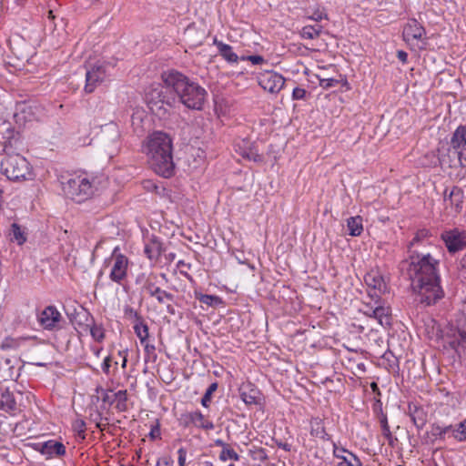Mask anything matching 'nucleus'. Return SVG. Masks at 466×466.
Instances as JSON below:
<instances>
[{
  "instance_id": "56",
  "label": "nucleus",
  "mask_w": 466,
  "mask_h": 466,
  "mask_svg": "<svg viewBox=\"0 0 466 466\" xmlns=\"http://www.w3.org/2000/svg\"><path fill=\"white\" fill-rule=\"evenodd\" d=\"M241 59L250 61L253 65H261L265 62L264 57L259 55L242 56Z\"/></svg>"
},
{
  "instance_id": "61",
  "label": "nucleus",
  "mask_w": 466,
  "mask_h": 466,
  "mask_svg": "<svg viewBox=\"0 0 466 466\" xmlns=\"http://www.w3.org/2000/svg\"><path fill=\"white\" fill-rule=\"evenodd\" d=\"M156 466H173L171 458H160L157 460Z\"/></svg>"
},
{
  "instance_id": "21",
  "label": "nucleus",
  "mask_w": 466,
  "mask_h": 466,
  "mask_svg": "<svg viewBox=\"0 0 466 466\" xmlns=\"http://www.w3.org/2000/svg\"><path fill=\"white\" fill-rule=\"evenodd\" d=\"M365 314L372 319L378 320L379 324L383 327H387L390 325V309L389 307H384L381 305H378L374 309L370 308L369 310L365 311Z\"/></svg>"
},
{
  "instance_id": "32",
  "label": "nucleus",
  "mask_w": 466,
  "mask_h": 466,
  "mask_svg": "<svg viewBox=\"0 0 466 466\" xmlns=\"http://www.w3.org/2000/svg\"><path fill=\"white\" fill-rule=\"evenodd\" d=\"M144 252L149 259H157L163 252L162 243L157 238H153L146 244Z\"/></svg>"
},
{
  "instance_id": "4",
  "label": "nucleus",
  "mask_w": 466,
  "mask_h": 466,
  "mask_svg": "<svg viewBox=\"0 0 466 466\" xmlns=\"http://www.w3.org/2000/svg\"><path fill=\"white\" fill-rule=\"evenodd\" d=\"M165 88L167 89L166 86L157 84L150 86L146 92V101L150 110L160 116L166 115L176 102L175 96Z\"/></svg>"
},
{
  "instance_id": "33",
  "label": "nucleus",
  "mask_w": 466,
  "mask_h": 466,
  "mask_svg": "<svg viewBox=\"0 0 466 466\" xmlns=\"http://www.w3.org/2000/svg\"><path fill=\"white\" fill-rule=\"evenodd\" d=\"M16 122H27L31 121L34 117V113L31 106L26 103H20L16 106V111L14 115Z\"/></svg>"
},
{
  "instance_id": "15",
  "label": "nucleus",
  "mask_w": 466,
  "mask_h": 466,
  "mask_svg": "<svg viewBox=\"0 0 466 466\" xmlns=\"http://www.w3.org/2000/svg\"><path fill=\"white\" fill-rule=\"evenodd\" d=\"M239 396L248 406L261 405L263 401L261 391L251 382L243 383L240 386Z\"/></svg>"
},
{
  "instance_id": "10",
  "label": "nucleus",
  "mask_w": 466,
  "mask_h": 466,
  "mask_svg": "<svg viewBox=\"0 0 466 466\" xmlns=\"http://www.w3.org/2000/svg\"><path fill=\"white\" fill-rule=\"evenodd\" d=\"M118 250V248H115L113 250L114 264L109 278L113 282L121 284L127 276L128 259L125 255L117 253Z\"/></svg>"
},
{
  "instance_id": "60",
  "label": "nucleus",
  "mask_w": 466,
  "mask_h": 466,
  "mask_svg": "<svg viewBox=\"0 0 466 466\" xmlns=\"http://www.w3.org/2000/svg\"><path fill=\"white\" fill-rule=\"evenodd\" d=\"M111 367V358L110 356H107L105 358L103 363H102V370L106 374H109V370Z\"/></svg>"
},
{
  "instance_id": "59",
  "label": "nucleus",
  "mask_w": 466,
  "mask_h": 466,
  "mask_svg": "<svg viewBox=\"0 0 466 466\" xmlns=\"http://www.w3.org/2000/svg\"><path fill=\"white\" fill-rule=\"evenodd\" d=\"M149 437L152 440H155V439L160 437V429H159L158 424L151 427V430H150V432H149Z\"/></svg>"
},
{
  "instance_id": "23",
  "label": "nucleus",
  "mask_w": 466,
  "mask_h": 466,
  "mask_svg": "<svg viewBox=\"0 0 466 466\" xmlns=\"http://www.w3.org/2000/svg\"><path fill=\"white\" fill-rule=\"evenodd\" d=\"M451 147L466 154V126L461 125L453 132L451 138Z\"/></svg>"
},
{
  "instance_id": "11",
  "label": "nucleus",
  "mask_w": 466,
  "mask_h": 466,
  "mask_svg": "<svg viewBox=\"0 0 466 466\" xmlns=\"http://www.w3.org/2000/svg\"><path fill=\"white\" fill-rule=\"evenodd\" d=\"M439 162L441 168H464L466 169V154L457 151L451 147L444 153H440Z\"/></svg>"
},
{
  "instance_id": "53",
  "label": "nucleus",
  "mask_w": 466,
  "mask_h": 466,
  "mask_svg": "<svg viewBox=\"0 0 466 466\" xmlns=\"http://www.w3.org/2000/svg\"><path fill=\"white\" fill-rule=\"evenodd\" d=\"M339 81L335 78H319V86L323 89H329L339 85Z\"/></svg>"
},
{
  "instance_id": "26",
  "label": "nucleus",
  "mask_w": 466,
  "mask_h": 466,
  "mask_svg": "<svg viewBox=\"0 0 466 466\" xmlns=\"http://www.w3.org/2000/svg\"><path fill=\"white\" fill-rule=\"evenodd\" d=\"M27 229L17 223H12L9 228L10 240L21 246L27 240Z\"/></svg>"
},
{
  "instance_id": "58",
  "label": "nucleus",
  "mask_w": 466,
  "mask_h": 466,
  "mask_svg": "<svg viewBox=\"0 0 466 466\" xmlns=\"http://www.w3.org/2000/svg\"><path fill=\"white\" fill-rule=\"evenodd\" d=\"M311 20H314L316 22L321 21L323 18H327V15L323 12L317 10L313 13L311 16L309 17Z\"/></svg>"
},
{
  "instance_id": "41",
  "label": "nucleus",
  "mask_w": 466,
  "mask_h": 466,
  "mask_svg": "<svg viewBox=\"0 0 466 466\" xmlns=\"http://www.w3.org/2000/svg\"><path fill=\"white\" fill-rule=\"evenodd\" d=\"M86 328H89L92 338L98 342H101L105 338L104 329L101 325H96L95 320L93 323H86Z\"/></svg>"
},
{
  "instance_id": "3",
  "label": "nucleus",
  "mask_w": 466,
  "mask_h": 466,
  "mask_svg": "<svg viewBox=\"0 0 466 466\" xmlns=\"http://www.w3.org/2000/svg\"><path fill=\"white\" fill-rule=\"evenodd\" d=\"M161 77L166 87L171 88L186 107L202 110L208 95L205 88L176 70L164 72Z\"/></svg>"
},
{
  "instance_id": "37",
  "label": "nucleus",
  "mask_w": 466,
  "mask_h": 466,
  "mask_svg": "<svg viewBox=\"0 0 466 466\" xmlns=\"http://www.w3.org/2000/svg\"><path fill=\"white\" fill-rule=\"evenodd\" d=\"M114 400L116 402V409L119 412H125L128 410V404H127V390H120L117 392L114 393Z\"/></svg>"
},
{
  "instance_id": "14",
  "label": "nucleus",
  "mask_w": 466,
  "mask_h": 466,
  "mask_svg": "<svg viewBox=\"0 0 466 466\" xmlns=\"http://www.w3.org/2000/svg\"><path fill=\"white\" fill-rule=\"evenodd\" d=\"M452 424L433 422L431 424V431L427 432V443L434 444L435 441L445 442L447 439L452 438Z\"/></svg>"
},
{
  "instance_id": "54",
  "label": "nucleus",
  "mask_w": 466,
  "mask_h": 466,
  "mask_svg": "<svg viewBox=\"0 0 466 466\" xmlns=\"http://www.w3.org/2000/svg\"><path fill=\"white\" fill-rule=\"evenodd\" d=\"M383 358L388 360L389 369L392 370L399 369V361L391 352H385Z\"/></svg>"
},
{
  "instance_id": "47",
  "label": "nucleus",
  "mask_w": 466,
  "mask_h": 466,
  "mask_svg": "<svg viewBox=\"0 0 466 466\" xmlns=\"http://www.w3.org/2000/svg\"><path fill=\"white\" fill-rule=\"evenodd\" d=\"M143 345L145 350V362H155L157 359L155 346L147 343V341Z\"/></svg>"
},
{
  "instance_id": "31",
  "label": "nucleus",
  "mask_w": 466,
  "mask_h": 466,
  "mask_svg": "<svg viewBox=\"0 0 466 466\" xmlns=\"http://www.w3.org/2000/svg\"><path fill=\"white\" fill-rule=\"evenodd\" d=\"M69 319L71 322H75L78 325H82L84 322L86 323H93L94 318L92 315L83 307H80V310L76 311V309H74V312H66Z\"/></svg>"
},
{
  "instance_id": "38",
  "label": "nucleus",
  "mask_w": 466,
  "mask_h": 466,
  "mask_svg": "<svg viewBox=\"0 0 466 466\" xmlns=\"http://www.w3.org/2000/svg\"><path fill=\"white\" fill-rule=\"evenodd\" d=\"M133 329H134L136 335L140 339L141 344H144L149 337L147 324L145 322L144 319L137 320V321H135Z\"/></svg>"
},
{
  "instance_id": "25",
  "label": "nucleus",
  "mask_w": 466,
  "mask_h": 466,
  "mask_svg": "<svg viewBox=\"0 0 466 466\" xmlns=\"http://www.w3.org/2000/svg\"><path fill=\"white\" fill-rule=\"evenodd\" d=\"M213 44L217 46L218 54L228 63H237L239 59L238 56L233 51L231 46L214 38Z\"/></svg>"
},
{
  "instance_id": "35",
  "label": "nucleus",
  "mask_w": 466,
  "mask_h": 466,
  "mask_svg": "<svg viewBox=\"0 0 466 466\" xmlns=\"http://www.w3.org/2000/svg\"><path fill=\"white\" fill-rule=\"evenodd\" d=\"M347 228L350 236H360L363 231L362 218L360 216L349 218L347 219Z\"/></svg>"
},
{
  "instance_id": "1",
  "label": "nucleus",
  "mask_w": 466,
  "mask_h": 466,
  "mask_svg": "<svg viewBox=\"0 0 466 466\" xmlns=\"http://www.w3.org/2000/svg\"><path fill=\"white\" fill-rule=\"evenodd\" d=\"M402 264L408 265L409 279L419 303L432 306L444 297L439 272L440 260L429 250H411Z\"/></svg>"
},
{
  "instance_id": "30",
  "label": "nucleus",
  "mask_w": 466,
  "mask_h": 466,
  "mask_svg": "<svg viewBox=\"0 0 466 466\" xmlns=\"http://www.w3.org/2000/svg\"><path fill=\"white\" fill-rule=\"evenodd\" d=\"M310 435L324 441L330 440V436L326 432L324 422L320 418L310 420Z\"/></svg>"
},
{
  "instance_id": "48",
  "label": "nucleus",
  "mask_w": 466,
  "mask_h": 466,
  "mask_svg": "<svg viewBox=\"0 0 466 466\" xmlns=\"http://www.w3.org/2000/svg\"><path fill=\"white\" fill-rule=\"evenodd\" d=\"M73 430L81 440L86 439V422L83 420H76L73 423Z\"/></svg>"
},
{
  "instance_id": "34",
  "label": "nucleus",
  "mask_w": 466,
  "mask_h": 466,
  "mask_svg": "<svg viewBox=\"0 0 466 466\" xmlns=\"http://www.w3.org/2000/svg\"><path fill=\"white\" fill-rule=\"evenodd\" d=\"M463 199V190L461 187L454 186L450 192V205L454 207L457 213H460L462 209Z\"/></svg>"
},
{
  "instance_id": "27",
  "label": "nucleus",
  "mask_w": 466,
  "mask_h": 466,
  "mask_svg": "<svg viewBox=\"0 0 466 466\" xmlns=\"http://www.w3.org/2000/svg\"><path fill=\"white\" fill-rule=\"evenodd\" d=\"M0 410L5 412H14L17 410V404L13 392L8 389L2 391L0 396Z\"/></svg>"
},
{
  "instance_id": "29",
  "label": "nucleus",
  "mask_w": 466,
  "mask_h": 466,
  "mask_svg": "<svg viewBox=\"0 0 466 466\" xmlns=\"http://www.w3.org/2000/svg\"><path fill=\"white\" fill-rule=\"evenodd\" d=\"M102 136L106 142L117 146L120 139L119 127L114 123L107 124L102 129Z\"/></svg>"
},
{
  "instance_id": "9",
  "label": "nucleus",
  "mask_w": 466,
  "mask_h": 466,
  "mask_svg": "<svg viewBox=\"0 0 466 466\" xmlns=\"http://www.w3.org/2000/svg\"><path fill=\"white\" fill-rule=\"evenodd\" d=\"M106 77V71L104 65L99 63L90 65L86 70L85 92L87 94L93 93L96 86L100 85Z\"/></svg>"
},
{
  "instance_id": "51",
  "label": "nucleus",
  "mask_w": 466,
  "mask_h": 466,
  "mask_svg": "<svg viewBox=\"0 0 466 466\" xmlns=\"http://www.w3.org/2000/svg\"><path fill=\"white\" fill-rule=\"evenodd\" d=\"M157 299L159 304H164L166 301H173L175 296L166 290L161 289V294H156L152 296Z\"/></svg>"
},
{
  "instance_id": "28",
  "label": "nucleus",
  "mask_w": 466,
  "mask_h": 466,
  "mask_svg": "<svg viewBox=\"0 0 466 466\" xmlns=\"http://www.w3.org/2000/svg\"><path fill=\"white\" fill-rule=\"evenodd\" d=\"M144 279L145 281L142 286V290L146 291L150 297L156 294H161V289L157 286L155 282L156 276L150 275L147 278H145V274H141L137 278L136 283H140Z\"/></svg>"
},
{
  "instance_id": "18",
  "label": "nucleus",
  "mask_w": 466,
  "mask_h": 466,
  "mask_svg": "<svg viewBox=\"0 0 466 466\" xmlns=\"http://www.w3.org/2000/svg\"><path fill=\"white\" fill-rule=\"evenodd\" d=\"M431 233L427 228L417 230L413 238L407 245V253L410 254L411 250H427V247L431 246L429 239Z\"/></svg>"
},
{
  "instance_id": "46",
  "label": "nucleus",
  "mask_w": 466,
  "mask_h": 466,
  "mask_svg": "<svg viewBox=\"0 0 466 466\" xmlns=\"http://www.w3.org/2000/svg\"><path fill=\"white\" fill-rule=\"evenodd\" d=\"M336 466H362V463L356 455H348L341 458Z\"/></svg>"
},
{
  "instance_id": "52",
  "label": "nucleus",
  "mask_w": 466,
  "mask_h": 466,
  "mask_svg": "<svg viewBox=\"0 0 466 466\" xmlns=\"http://www.w3.org/2000/svg\"><path fill=\"white\" fill-rule=\"evenodd\" d=\"M333 455L335 458L340 461L341 458H344V456L355 454L343 447H338L336 443L333 442Z\"/></svg>"
},
{
  "instance_id": "7",
  "label": "nucleus",
  "mask_w": 466,
  "mask_h": 466,
  "mask_svg": "<svg viewBox=\"0 0 466 466\" xmlns=\"http://www.w3.org/2000/svg\"><path fill=\"white\" fill-rule=\"evenodd\" d=\"M364 281L370 288L369 296L375 303H379L380 296L387 289V283L379 269H371L364 276Z\"/></svg>"
},
{
  "instance_id": "12",
  "label": "nucleus",
  "mask_w": 466,
  "mask_h": 466,
  "mask_svg": "<svg viewBox=\"0 0 466 466\" xmlns=\"http://www.w3.org/2000/svg\"><path fill=\"white\" fill-rule=\"evenodd\" d=\"M62 316L57 309L49 305L46 307L38 315L37 321L40 326L46 330H54L59 328Z\"/></svg>"
},
{
  "instance_id": "64",
  "label": "nucleus",
  "mask_w": 466,
  "mask_h": 466,
  "mask_svg": "<svg viewBox=\"0 0 466 466\" xmlns=\"http://www.w3.org/2000/svg\"><path fill=\"white\" fill-rule=\"evenodd\" d=\"M13 342H14V339H10V338H6L2 345H1V349L3 350H6V349H9V348H12L13 347Z\"/></svg>"
},
{
  "instance_id": "16",
  "label": "nucleus",
  "mask_w": 466,
  "mask_h": 466,
  "mask_svg": "<svg viewBox=\"0 0 466 466\" xmlns=\"http://www.w3.org/2000/svg\"><path fill=\"white\" fill-rule=\"evenodd\" d=\"M236 152L238 153L243 158L255 163H262L264 157L259 153L258 148L255 143L248 140H242L236 144Z\"/></svg>"
},
{
  "instance_id": "62",
  "label": "nucleus",
  "mask_w": 466,
  "mask_h": 466,
  "mask_svg": "<svg viewBox=\"0 0 466 466\" xmlns=\"http://www.w3.org/2000/svg\"><path fill=\"white\" fill-rule=\"evenodd\" d=\"M275 442H276V445L280 448V449H283L284 451H290L291 450V445L288 442H282L281 441H278V440H275Z\"/></svg>"
},
{
  "instance_id": "19",
  "label": "nucleus",
  "mask_w": 466,
  "mask_h": 466,
  "mask_svg": "<svg viewBox=\"0 0 466 466\" xmlns=\"http://www.w3.org/2000/svg\"><path fill=\"white\" fill-rule=\"evenodd\" d=\"M23 366L18 369L13 364V361L9 358L0 359V379L4 381L6 380H17L20 377V370Z\"/></svg>"
},
{
  "instance_id": "13",
  "label": "nucleus",
  "mask_w": 466,
  "mask_h": 466,
  "mask_svg": "<svg viewBox=\"0 0 466 466\" xmlns=\"http://www.w3.org/2000/svg\"><path fill=\"white\" fill-rule=\"evenodd\" d=\"M258 85L266 91L279 93L285 85V78L274 71H266L258 77Z\"/></svg>"
},
{
  "instance_id": "57",
  "label": "nucleus",
  "mask_w": 466,
  "mask_h": 466,
  "mask_svg": "<svg viewBox=\"0 0 466 466\" xmlns=\"http://www.w3.org/2000/svg\"><path fill=\"white\" fill-rule=\"evenodd\" d=\"M177 462L179 466H186V457H187V450L184 447H181L177 451Z\"/></svg>"
},
{
  "instance_id": "39",
  "label": "nucleus",
  "mask_w": 466,
  "mask_h": 466,
  "mask_svg": "<svg viewBox=\"0 0 466 466\" xmlns=\"http://www.w3.org/2000/svg\"><path fill=\"white\" fill-rule=\"evenodd\" d=\"M322 32V26L319 25H305L300 31V35L304 39H315L319 36Z\"/></svg>"
},
{
  "instance_id": "5",
  "label": "nucleus",
  "mask_w": 466,
  "mask_h": 466,
  "mask_svg": "<svg viewBox=\"0 0 466 466\" xmlns=\"http://www.w3.org/2000/svg\"><path fill=\"white\" fill-rule=\"evenodd\" d=\"M63 191L68 198L81 203L92 196L93 186L86 177L76 176L63 183Z\"/></svg>"
},
{
  "instance_id": "43",
  "label": "nucleus",
  "mask_w": 466,
  "mask_h": 466,
  "mask_svg": "<svg viewBox=\"0 0 466 466\" xmlns=\"http://www.w3.org/2000/svg\"><path fill=\"white\" fill-rule=\"evenodd\" d=\"M380 426H381L382 435L388 440L389 444L393 446V436L390 430V426L388 423V419H387L386 414L381 413V416L380 418Z\"/></svg>"
},
{
  "instance_id": "22",
  "label": "nucleus",
  "mask_w": 466,
  "mask_h": 466,
  "mask_svg": "<svg viewBox=\"0 0 466 466\" xmlns=\"http://www.w3.org/2000/svg\"><path fill=\"white\" fill-rule=\"evenodd\" d=\"M40 445V452L43 455H46L49 457H60L66 453L65 445L57 441L50 440L46 442H43Z\"/></svg>"
},
{
  "instance_id": "55",
  "label": "nucleus",
  "mask_w": 466,
  "mask_h": 466,
  "mask_svg": "<svg viewBox=\"0 0 466 466\" xmlns=\"http://www.w3.org/2000/svg\"><path fill=\"white\" fill-rule=\"evenodd\" d=\"M307 91L301 87H295L292 91V99L293 100H303L306 98Z\"/></svg>"
},
{
  "instance_id": "44",
  "label": "nucleus",
  "mask_w": 466,
  "mask_h": 466,
  "mask_svg": "<svg viewBox=\"0 0 466 466\" xmlns=\"http://www.w3.org/2000/svg\"><path fill=\"white\" fill-rule=\"evenodd\" d=\"M218 382H213L208 386L204 396L201 399V404L203 407H205V408L209 407L212 394L218 390Z\"/></svg>"
},
{
  "instance_id": "40",
  "label": "nucleus",
  "mask_w": 466,
  "mask_h": 466,
  "mask_svg": "<svg viewBox=\"0 0 466 466\" xmlns=\"http://www.w3.org/2000/svg\"><path fill=\"white\" fill-rule=\"evenodd\" d=\"M452 438L457 441H466V419L459 423L452 424Z\"/></svg>"
},
{
  "instance_id": "6",
  "label": "nucleus",
  "mask_w": 466,
  "mask_h": 466,
  "mask_svg": "<svg viewBox=\"0 0 466 466\" xmlns=\"http://www.w3.org/2000/svg\"><path fill=\"white\" fill-rule=\"evenodd\" d=\"M3 173L9 180L26 179L30 175V165L21 155H7L1 162Z\"/></svg>"
},
{
  "instance_id": "2",
  "label": "nucleus",
  "mask_w": 466,
  "mask_h": 466,
  "mask_svg": "<svg viewBox=\"0 0 466 466\" xmlns=\"http://www.w3.org/2000/svg\"><path fill=\"white\" fill-rule=\"evenodd\" d=\"M150 168L163 177H170L175 172L173 139L166 132L154 131L143 143Z\"/></svg>"
},
{
  "instance_id": "63",
  "label": "nucleus",
  "mask_w": 466,
  "mask_h": 466,
  "mask_svg": "<svg viewBox=\"0 0 466 466\" xmlns=\"http://www.w3.org/2000/svg\"><path fill=\"white\" fill-rule=\"evenodd\" d=\"M397 57L403 64H406L408 62V54H407V52H405L403 50H399L397 52Z\"/></svg>"
},
{
  "instance_id": "49",
  "label": "nucleus",
  "mask_w": 466,
  "mask_h": 466,
  "mask_svg": "<svg viewBox=\"0 0 466 466\" xmlns=\"http://www.w3.org/2000/svg\"><path fill=\"white\" fill-rule=\"evenodd\" d=\"M96 391L101 392V400L104 403L112 405L115 402V396L111 390H104L102 388H97Z\"/></svg>"
},
{
  "instance_id": "17",
  "label": "nucleus",
  "mask_w": 466,
  "mask_h": 466,
  "mask_svg": "<svg viewBox=\"0 0 466 466\" xmlns=\"http://www.w3.org/2000/svg\"><path fill=\"white\" fill-rule=\"evenodd\" d=\"M426 35L423 25L415 18L409 19L404 25L402 37L403 40L410 44L413 40L421 41Z\"/></svg>"
},
{
  "instance_id": "45",
  "label": "nucleus",
  "mask_w": 466,
  "mask_h": 466,
  "mask_svg": "<svg viewBox=\"0 0 466 466\" xmlns=\"http://www.w3.org/2000/svg\"><path fill=\"white\" fill-rule=\"evenodd\" d=\"M219 460L226 461L227 460L238 461L239 455L229 446H225L219 454Z\"/></svg>"
},
{
  "instance_id": "36",
  "label": "nucleus",
  "mask_w": 466,
  "mask_h": 466,
  "mask_svg": "<svg viewBox=\"0 0 466 466\" xmlns=\"http://www.w3.org/2000/svg\"><path fill=\"white\" fill-rule=\"evenodd\" d=\"M0 133L3 135V139H5V144H9L12 147V140L15 139L16 135L14 127H12L11 124L4 119L0 118Z\"/></svg>"
},
{
  "instance_id": "50",
  "label": "nucleus",
  "mask_w": 466,
  "mask_h": 466,
  "mask_svg": "<svg viewBox=\"0 0 466 466\" xmlns=\"http://www.w3.org/2000/svg\"><path fill=\"white\" fill-rule=\"evenodd\" d=\"M124 315L127 319H135V321L144 319L143 317L129 305L124 307Z\"/></svg>"
},
{
  "instance_id": "24",
  "label": "nucleus",
  "mask_w": 466,
  "mask_h": 466,
  "mask_svg": "<svg viewBox=\"0 0 466 466\" xmlns=\"http://www.w3.org/2000/svg\"><path fill=\"white\" fill-rule=\"evenodd\" d=\"M186 424L193 423L195 426L206 430L210 431L214 429V424L212 421L207 420L204 415L199 411H192L186 415Z\"/></svg>"
},
{
  "instance_id": "42",
  "label": "nucleus",
  "mask_w": 466,
  "mask_h": 466,
  "mask_svg": "<svg viewBox=\"0 0 466 466\" xmlns=\"http://www.w3.org/2000/svg\"><path fill=\"white\" fill-rule=\"evenodd\" d=\"M196 299L208 306H216L222 303V299L216 295L196 293Z\"/></svg>"
},
{
  "instance_id": "20",
  "label": "nucleus",
  "mask_w": 466,
  "mask_h": 466,
  "mask_svg": "<svg viewBox=\"0 0 466 466\" xmlns=\"http://www.w3.org/2000/svg\"><path fill=\"white\" fill-rule=\"evenodd\" d=\"M408 413L418 431L426 425L428 414L421 406L409 403Z\"/></svg>"
},
{
  "instance_id": "8",
  "label": "nucleus",
  "mask_w": 466,
  "mask_h": 466,
  "mask_svg": "<svg viewBox=\"0 0 466 466\" xmlns=\"http://www.w3.org/2000/svg\"><path fill=\"white\" fill-rule=\"evenodd\" d=\"M441 238L443 240L447 250L451 254H455L466 248V231L454 228L451 229L443 230L441 234Z\"/></svg>"
}]
</instances>
